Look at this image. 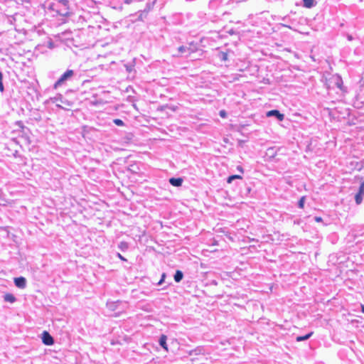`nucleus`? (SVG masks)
I'll list each match as a JSON object with an SVG mask.
<instances>
[{"mask_svg":"<svg viewBox=\"0 0 364 364\" xmlns=\"http://www.w3.org/2000/svg\"><path fill=\"white\" fill-rule=\"evenodd\" d=\"M342 84H343V82H342L341 78L340 77H338L336 78V86H337L338 88L341 89Z\"/></svg>","mask_w":364,"mask_h":364,"instance_id":"nucleus-22","label":"nucleus"},{"mask_svg":"<svg viewBox=\"0 0 364 364\" xmlns=\"http://www.w3.org/2000/svg\"><path fill=\"white\" fill-rule=\"evenodd\" d=\"M56 107H59V108H63V107H62V106H61V105H58V104H57V105H56Z\"/></svg>","mask_w":364,"mask_h":364,"instance_id":"nucleus-36","label":"nucleus"},{"mask_svg":"<svg viewBox=\"0 0 364 364\" xmlns=\"http://www.w3.org/2000/svg\"><path fill=\"white\" fill-rule=\"evenodd\" d=\"M167 337L165 335H161L159 340V343L161 348L168 350V346L166 344Z\"/></svg>","mask_w":364,"mask_h":364,"instance_id":"nucleus-11","label":"nucleus"},{"mask_svg":"<svg viewBox=\"0 0 364 364\" xmlns=\"http://www.w3.org/2000/svg\"><path fill=\"white\" fill-rule=\"evenodd\" d=\"M106 306L110 311H117L115 312L113 316L115 317L119 316L120 314L125 311L126 309L127 308V302L122 301L120 300H117L115 301H108L106 304Z\"/></svg>","mask_w":364,"mask_h":364,"instance_id":"nucleus-2","label":"nucleus"},{"mask_svg":"<svg viewBox=\"0 0 364 364\" xmlns=\"http://www.w3.org/2000/svg\"><path fill=\"white\" fill-rule=\"evenodd\" d=\"M364 196V180L361 182L358 193L355 195V202L357 205H360L363 202Z\"/></svg>","mask_w":364,"mask_h":364,"instance_id":"nucleus-5","label":"nucleus"},{"mask_svg":"<svg viewBox=\"0 0 364 364\" xmlns=\"http://www.w3.org/2000/svg\"><path fill=\"white\" fill-rule=\"evenodd\" d=\"M305 199H306L305 196H302V197L299 199V202H298V207H299V208H304V203H305Z\"/></svg>","mask_w":364,"mask_h":364,"instance_id":"nucleus-21","label":"nucleus"},{"mask_svg":"<svg viewBox=\"0 0 364 364\" xmlns=\"http://www.w3.org/2000/svg\"><path fill=\"white\" fill-rule=\"evenodd\" d=\"M118 247L122 251H126L129 248V245L127 242H120L118 245Z\"/></svg>","mask_w":364,"mask_h":364,"instance_id":"nucleus-16","label":"nucleus"},{"mask_svg":"<svg viewBox=\"0 0 364 364\" xmlns=\"http://www.w3.org/2000/svg\"><path fill=\"white\" fill-rule=\"evenodd\" d=\"M268 152H269L270 154H273V152H274V148H269L268 149Z\"/></svg>","mask_w":364,"mask_h":364,"instance_id":"nucleus-32","label":"nucleus"},{"mask_svg":"<svg viewBox=\"0 0 364 364\" xmlns=\"http://www.w3.org/2000/svg\"><path fill=\"white\" fill-rule=\"evenodd\" d=\"M314 332L313 331H311L310 333L304 335V336H299L296 338V341L297 342H301V341H306L308 340L309 338H310L311 337V336L313 335Z\"/></svg>","mask_w":364,"mask_h":364,"instance_id":"nucleus-13","label":"nucleus"},{"mask_svg":"<svg viewBox=\"0 0 364 364\" xmlns=\"http://www.w3.org/2000/svg\"><path fill=\"white\" fill-rule=\"evenodd\" d=\"M132 2V0H124V3L126 4H130Z\"/></svg>","mask_w":364,"mask_h":364,"instance_id":"nucleus-31","label":"nucleus"},{"mask_svg":"<svg viewBox=\"0 0 364 364\" xmlns=\"http://www.w3.org/2000/svg\"><path fill=\"white\" fill-rule=\"evenodd\" d=\"M218 57L223 61H226L228 60V54L224 52H220L218 55Z\"/></svg>","mask_w":364,"mask_h":364,"instance_id":"nucleus-20","label":"nucleus"},{"mask_svg":"<svg viewBox=\"0 0 364 364\" xmlns=\"http://www.w3.org/2000/svg\"><path fill=\"white\" fill-rule=\"evenodd\" d=\"M235 179H242V177L240 175H232L227 178V182L231 183Z\"/></svg>","mask_w":364,"mask_h":364,"instance_id":"nucleus-17","label":"nucleus"},{"mask_svg":"<svg viewBox=\"0 0 364 364\" xmlns=\"http://www.w3.org/2000/svg\"><path fill=\"white\" fill-rule=\"evenodd\" d=\"M183 179L181 178H169V183L171 185L175 187H179L183 183Z\"/></svg>","mask_w":364,"mask_h":364,"instance_id":"nucleus-9","label":"nucleus"},{"mask_svg":"<svg viewBox=\"0 0 364 364\" xmlns=\"http://www.w3.org/2000/svg\"><path fill=\"white\" fill-rule=\"evenodd\" d=\"M44 8L46 11L53 16L67 17L72 14L68 0L46 1L44 4Z\"/></svg>","mask_w":364,"mask_h":364,"instance_id":"nucleus-1","label":"nucleus"},{"mask_svg":"<svg viewBox=\"0 0 364 364\" xmlns=\"http://www.w3.org/2000/svg\"><path fill=\"white\" fill-rule=\"evenodd\" d=\"M197 46L193 43H191L188 46H181L178 48V51L181 54H186V55L195 53L197 50Z\"/></svg>","mask_w":364,"mask_h":364,"instance_id":"nucleus-4","label":"nucleus"},{"mask_svg":"<svg viewBox=\"0 0 364 364\" xmlns=\"http://www.w3.org/2000/svg\"><path fill=\"white\" fill-rule=\"evenodd\" d=\"M360 309H361V311H362L363 313H364V305L360 304Z\"/></svg>","mask_w":364,"mask_h":364,"instance_id":"nucleus-34","label":"nucleus"},{"mask_svg":"<svg viewBox=\"0 0 364 364\" xmlns=\"http://www.w3.org/2000/svg\"><path fill=\"white\" fill-rule=\"evenodd\" d=\"M304 6L306 8L314 6V0H303Z\"/></svg>","mask_w":364,"mask_h":364,"instance_id":"nucleus-19","label":"nucleus"},{"mask_svg":"<svg viewBox=\"0 0 364 364\" xmlns=\"http://www.w3.org/2000/svg\"><path fill=\"white\" fill-rule=\"evenodd\" d=\"M92 1L97 4V3L100 2V0H92Z\"/></svg>","mask_w":364,"mask_h":364,"instance_id":"nucleus-35","label":"nucleus"},{"mask_svg":"<svg viewBox=\"0 0 364 364\" xmlns=\"http://www.w3.org/2000/svg\"><path fill=\"white\" fill-rule=\"evenodd\" d=\"M14 284L19 289H25L26 287V279L23 277H19L14 279Z\"/></svg>","mask_w":364,"mask_h":364,"instance_id":"nucleus-8","label":"nucleus"},{"mask_svg":"<svg viewBox=\"0 0 364 364\" xmlns=\"http://www.w3.org/2000/svg\"><path fill=\"white\" fill-rule=\"evenodd\" d=\"M75 75L73 70H67L63 74L60 75L59 79L53 85V88L57 89L63 85L67 81L70 80Z\"/></svg>","mask_w":364,"mask_h":364,"instance_id":"nucleus-3","label":"nucleus"},{"mask_svg":"<svg viewBox=\"0 0 364 364\" xmlns=\"http://www.w3.org/2000/svg\"><path fill=\"white\" fill-rule=\"evenodd\" d=\"M17 124H18L20 127H23L22 122L18 121V122H17Z\"/></svg>","mask_w":364,"mask_h":364,"instance_id":"nucleus-33","label":"nucleus"},{"mask_svg":"<svg viewBox=\"0 0 364 364\" xmlns=\"http://www.w3.org/2000/svg\"><path fill=\"white\" fill-rule=\"evenodd\" d=\"M174 281L177 283L180 282L183 278V273L181 270H176L173 276Z\"/></svg>","mask_w":364,"mask_h":364,"instance_id":"nucleus-14","label":"nucleus"},{"mask_svg":"<svg viewBox=\"0 0 364 364\" xmlns=\"http://www.w3.org/2000/svg\"><path fill=\"white\" fill-rule=\"evenodd\" d=\"M314 220L316 222L319 223V222H321L323 220V219L321 217L316 216V217H314Z\"/></svg>","mask_w":364,"mask_h":364,"instance_id":"nucleus-29","label":"nucleus"},{"mask_svg":"<svg viewBox=\"0 0 364 364\" xmlns=\"http://www.w3.org/2000/svg\"><path fill=\"white\" fill-rule=\"evenodd\" d=\"M113 122L117 126H123L124 125V122L120 119H114Z\"/></svg>","mask_w":364,"mask_h":364,"instance_id":"nucleus-23","label":"nucleus"},{"mask_svg":"<svg viewBox=\"0 0 364 364\" xmlns=\"http://www.w3.org/2000/svg\"><path fill=\"white\" fill-rule=\"evenodd\" d=\"M156 0L153 1H148L146 4L145 8L142 10V14H148L154 8Z\"/></svg>","mask_w":364,"mask_h":364,"instance_id":"nucleus-10","label":"nucleus"},{"mask_svg":"<svg viewBox=\"0 0 364 364\" xmlns=\"http://www.w3.org/2000/svg\"><path fill=\"white\" fill-rule=\"evenodd\" d=\"M139 18L140 20H143V19H144V18H146V16H147V14H142V10H140V11H139Z\"/></svg>","mask_w":364,"mask_h":364,"instance_id":"nucleus-25","label":"nucleus"},{"mask_svg":"<svg viewBox=\"0 0 364 364\" xmlns=\"http://www.w3.org/2000/svg\"><path fill=\"white\" fill-rule=\"evenodd\" d=\"M3 78H4L3 73L0 70V92L1 93H4V91H5V87H4V83H3Z\"/></svg>","mask_w":364,"mask_h":364,"instance_id":"nucleus-18","label":"nucleus"},{"mask_svg":"<svg viewBox=\"0 0 364 364\" xmlns=\"http://www.w3.org/2000/svg\"><path fill=\"white\" fill-rule=\"evenodd\" d=\"M267 117H276L279 121H283L284 119V114H282L279 110L277 109H272L270 111H268L266 114Z\"/></svg>","mask_w":364,"mask_h":364,"instance_id":"nucleus-7","label":"nucleus"},{"mask_svg":"<svg viewBox=\"0 0 364 364\" xmlns=\"http://www.w3.org/2000/svg\"><path fill=\"white\" fill-rule=\"evenodd\" d=\"M42 341L46 346H51L54 343V339L50 334L47 331H43L42 333Z\"/></svg>","mask_w":364,"mask_h":364,"instance_id":"nucleus-6","label":"nucleus"},{"mask_svg":"<svg viewBox=\"0 0 364 364\" xmlns=\"http://www.w3.org/2000/svg\"><path fill=\"white\" fill-rule=\"evenodd\" d=\"M200 351H201V350H200V349H199V348H196V349H194V350H191V351H190V353H189V355H193V354L198 355V354H200Z\"/></svg>","mask_w":364,"mask_h":364,"instance_id":"nucleus-24","label":"nucleus"},{"mask_svg":"<svg viewBox=\"0 0 364 364\" xmlns=\"http://www.w3.org/2000/svg\"><path fill=\"white\" fill-rule=\"evenodd\" d=\"M237 170L238 171H240V173H244V169H243V168L241 166H237Z\"/></svg>","mask_w":364,"mask_h":364,"instance_id":"nucleus-28","label":"nucleus"},{"mask_svg":"<svg viewBox=\"0 0 364 364\" xmlns=\"http://www.w3.org/2000/svg\"><path fill=\"white\" fill-rule=\"evenodd\" d=\"M220 116L222 117H225L226 116L225 111V110H221L220 112Z\"/></svg>","mask_w":364,"mask_h":364,"instance_id":"nucleus-30","label":"nucleus"},{"mask_svg":"<svg viewBox=\"0 0 364 364\" xmlns=\"http://www.w3.org/2000/svg\"><path fill=\"white\" fill-rule=\"evenodd\" d=\"M4 300L6 302H9L11 304L14 303L16 301V298L12 294L7 293L4 296Z\"/></svg>","mask_w":364,"mask_h":364,"instance_id":"nucleus-12","label":"nucleus"},{"mask_svg":"<svg viewBox=\"0 0 364 364\" xmlns=\"http://www.w3.org/2000/svg\"><path fill=\"white\" fill-rule=\"evenodd\" d=\"M50 100L53 102V103H56L58 102H63V96L62 95H57L56 96L53 97H51L50 99Z\"/></svg>","mask_w":364,"mask_h":364,"instance_id":"nucleus-15","label":"nucleus"},{"mask_svg":"<svg viewBox=\"0 0 364 364\" xmlns=\"http://www.w3.org/2000/svg\"><path fill=\"white\" fill-rule=\"evenodd\" d=\"M166 274H165V273H163V274H161V279L159 280V282H158V284H157L158 285H161V284H162V283L164 282V279H165V278H166Z\"/></svg>","mask_w":364,"mask_h":364,"instance_id":"nucleus-26","label":"nucleus"},{"mask_svg":"<svg viewBox=\"0 0 364 364\" xmlns=\"http://www.w3.org/2000/svg\"><path fill=\"white\" fill-rule=\"evenodd\" d=\"M117 257L122 261H127V259L120 253H117Z\"/></svg>","mask_w":364,"mask_h":364,"instance_id":"nucleus-27","label":"nucleus"}]
</instances>
